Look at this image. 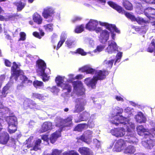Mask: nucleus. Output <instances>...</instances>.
I'll return each mask as SVG.
<instances>
[{
    "label": "nucleus",
    "mask_w": 155,
    "mask_h": 155,
    "mask_svg": "<svg viewBox=\"0 0 155 155\" xmlns=\"http://www.w3.org/2000/svg\"><path fill=\"white\" fill-rule=\"evenodd\" d=\"M108 42L109 43L106 50L109 54H112L117 50L118 49L116 43L114 41L110 40Z\"/></svg>",
    "instance_id": "4468645a"
},
{
    "label": "nucleus",
    "mask_w": 155,
    "mask_h": 155,
    "mask_svg": "<svg viewBox=\"0 0 155 155\" xmlns=\"http://www.w3.org/2000/svg\"><path fill=\"white\" fill-rule=\"evenodd\" d=\"M54 13V9L51 7H47L44 9L42 15L45 18L51 17Z\"/></svg>",
    "instance_id": "a211bd4d"
},
{
    "label": "nucleus",
    "mask_w": 155,
    "mask_h": 155,
    "mask_svg": "<svg viewBox=\"0 0 155 155\" xmlns=\"http://www.w3.org/2000/svg\"><path fill=\"white\" fill-rule=\"evenodd\" d=\"M4 63L5 65L8 67H10L12 65V63L8 59H5Z\"/></svg>",
    "instance_id": "4d7b16f0"
},
{
    "label": "nucleus",
    "mask_w": 155,
    "mask_h": 155,
    "mask_svg": "<svg viewBox=\"0 0 155 155\" xmlns=\"http://www.w3.org/2000/svg\"><path fill=\"white\" fill-rule=\"evenodd\" d=\"M122 5L127 10L130 11L133 9L132 4L128 0H123Z\"/></svg>",
    "instance_id": "a878e982"
},
{
    "label": "nucleus",
    "mask_w": 155,
    "mask_h": 155,
    "mask_svg": "<svg viewBox=\"0 0 155 155\" xmlns=\"http://www.w3.org/2000/svg\"><path fill=\"white\" fill-rule=\"evenodd\" d=\"M52 129V123L49 121L45 122L42 125L41 128L39 130V132L40 133H43L51 130Z\"/></svg>",
    "instance_id": "f3484780"
},
{
    "label": "nucleus",
    "mask_w": 155,
    "mask_h": 155,
    "mask_svg": "<svg viewBox=\"0 0 155 155\" xmlns=\"http://www.w3.org/2000/svg\"><path fill=\"white\" fill-rule=\"evenodd\" d=\"M115 26V25L107 23L106 28L109 31H111V30H113V29Z\"/></svg>",
    "instance_id": "603ef678"
},
{
    "label": "nucleus",
    "mask_w": 155,
    "mask_h": 155,
    "mask_svg": "<svg viewBox=\"0 0 155 155\" xmlns=\"http://www.w3.org/2000/svg\"><path fill=\"white\" fill-rule=\"evenodd\" d=\"M5 112L6 113L5 116H6L5 120L7 122L8 124V131L10 134L14 133L17 130L16 123L17 118L14 116H10L11 111L8 108H5Z\"/></svg>",
    "instance_id": "39448f33"
},
{
    "label": "nucleus",
    "mask_w": 155,
    "mask_h": 155,
    "mask_svg": "<svg viewBox=\"0 0 155 155\" xmlns=\"http://www.w3.org/2000/svg\"><path fill=\"white\" fill-rule=\"evenodd\" d=\"M134 21H137L139 24H141L143 23H145L146 22V20H144L143 18H136V19Z\"/></svg>",
    "instance_id": "49530a36"
},
{
    "label": "nucleus",
    "mask_w": 155,
    "mask_h": 155,
    "mask_svg": "<svg viewBox=\"0 0 155 155\" xmlns=\"http://www.w3.org/2000/svg\"><path fill=\"white\" fill-rule=\"evenodd\" d=\"M127 134L126 135H125V138L127 139L125 141H124L122 139H120L117 140L115 145L114 150L117 152H120L122 150L124 149L126 146H127L126 144V142H129L130 143H136L137 142L138 140L135 137V132H134V137L137 139V140L136 141H131V140H132V139L131 138H128L127 135Z\"/></svg>",
    "instance_id": "423d86ee"
},
{
    "label": "nucleus",
    "mask_w": 155,
    "mask_h": 155,
    "mask_svg": "<svg viewBox=\"0 0 155 155\" xmlns=\"http://www.w3.org/2000/svg\"><path fill=\"white\" fill-rule=\"evenodd\" d=\"M69 78L67 80L68 82H71L73 80L75 79V76L72 74H70L68 75Z\"/></svg>",
    "instance_id": "6e6d98bb"
},
{
    "label": "nucleus",
    "mask_w": 155,
    "mask_h": 155,
    "mask_svg": "<svg viewBox=\"0 0 155 155\" xmlns=\"http://www.w3.org/2000/svg\"><path fill=\"white\" fill-rule=\"evenodd\" d=\"M136 121L140 123H145L146 121V118L145 116L141 112L138 113L135 116Z\"/></svg>",
    "instance_id": "aec40b11"
},
{
    "label": "nucleus",
    "mask_w": 155,
    "mask_h": 155,
    "mask_svg": "<svg viewBox=\"0 0 155 155\" xmlns=\"http://www.w3.org/2000/svg\"><path fill=\"white\" fill-rule=\"evenodd\" d=\"M20 38L19 41H24L26 39V34L24 32H21L20 33Z\"/></svg>",
    "instance_id": "8fccbe9b"
},
{
    "label": "nucleus",
    "mask_w": 155,
    "mask_h": 155,
    "mask_svg": "<svg viewBox=\"0 0 155 155\" xmlns=\"http://www.w3.org/2000/svg\"><path fill=\"white\" fill-rule=\"evenodd\" d=\"M5 108L4 109L2 110L1 112H0V120H5L6 119V116L5 117L6 114H5V113H6V112H5Z\"/></svg>",
    "instance_id": "c03bdc74"
},
{
    "label": "nucleus",
    "mask_w": 155,
    "mask_h": 155,
    "mask_svg": "<svg viewBox=\"0 0 155 155\" xmlns=\"http://www.w3.org/2000/svg\"><path fill=\"white\" fill-rule=\"evenodd\" d=\"M63 155H79L78 153L74 150L64 152Z\"/></svg>",
    "instance_id": "a19ab883"
},
{
    "label": "nucleus",
    "mask_w": 155,
    "mask_h": 155,
    "mask_svg": "<svg viewBox=\"0 0 155 155\" xmlns=\"http://www.w3.org/2000/svg\"><path fill=\"white\" fill-rule=\"evenodd\" d=\"M62 151L58 149H54L52 150L51 155H60Z\"/></svg>",
    "instance_id": "3c124183"
},
{
    "label": "nucleus",
    "mask_w": 155,
    "mask_h": 155,
    "mask_svg": "<svg viewBox=\"0 0 155 155\" xmlns=\"http://www.w3.org/2000/svg\"><path fill=\"white\" fill-rule=\"evenodd\" d=\"M41 139L44 141L48 142V135H45L42 136H41Z\"/></svg>",
    "instance_id": "680f3d73"
},
{
    "label": "nucleus",
    "mask_w": 155,
    "mask_h": 155,
    "mask_svg": "<svg viewBox=\"0 0 155 155\" xmlns=\"http://www.w3.org/2000/svg\"><path fill=\"white\" fill-rule=\"evenodd\" d=\"M124 112L128 113L129 115L128 116L130 117L131 115H133L134 110L133 108H131L130 107H127L124 109Z\"/></svg>",
    "instance_id": "79ce46f5"
},
{
    "label": "nucleus",
    "mask_w": 155,
    "mask_h": 155,
    "mask_svg": "<svg viewBox=\"0 0 155 155\" xmlns=\"http://www.w3.org/2000/svg\"><path fill=\"white\" fill-rule=\"evenodd\" d=\"M109 32L106 30H103L99 37L101 42H105L109 39L110 36Z\"/></svg>",
    "instance_id": "2eb2a0df"
},
{
    "label": "nucleus",
    "mask_w": 155,
    "mask_h": 155,
    "mask_svg": "<svg viewBox=\"0 0 155 155\" xmlns=\"http://www.w3.org/2000/svg\"><path fill=\"white\" fill-rule=\"evenodd\" d=\"M12 71L13 76L11 77L10 79L14 78L16 81L19 78L24 84H26L27 85H30L32 84V81L28 80V78L23 75L22 71H21L19 68H12Z\"/></svg>",
    "instance_id": "0eeeda50"
},
{
    "label": "nucleus",
    "mask_w": 155,
    "mask_h": 155,
    "mask_svg": "<svg viewBox=\"0 0 155 155\" xmlns=\"http://www.w3.org/2000/svg\"><path fill=\"white\" fill-rule=\"evenodd\" d=\"M115 99L117 101H124V99L122 97H121L117 96L115 97Z\"/></svg>",
    "instance_id": "338daca9"
},
{
    "label": "nucleus",
    "mask_w": 155,
    "mask_h": 155,
    "mask_svg": "<svg viewBox=\"0 0 155 155\" xmlns=\"http://www.w3.org/2000/svg\"><path fill=\"white\" fill-rule=\"evenodd\" d=\"M108 3L111 7L116 10L119 13H123L125 11L122 7L116 4L113 2L109 1Z\"/></svg>",
    "instance_id": "6ab92c4d"
},
{
    "label": "nucleus",
    "mask_w": 155,
    "mask_h": 155,
    "mask_svg": "<svg viewBox=\"0 0 155 155\" xmlns=\"http://www.w3.org/2000/svg\"><path fill=\"white\" fill-rule=\"evenodd\" d=\"M135 151V147L132 145L128 146L124 150V152L125 153H133Z\"/></svg>",
    "instance_id": "2f4dec72"
},
{
    "label": "nucleus",
    "mask_w": 155,
    "mask_h": 155,
    "mask_svg": "<svg viewBox=\"0 0 155 155\" xmlns=\"http://www.w3.org/2000/svg\"><path fill=\"white\" fill-rule=\"evenodd\" d=\"M93 132L90 130H87L84 132L81 137V140L89 144L92 142V138L93 137Z\"/></svg>",
    "instance_id": "9b49d317"
},
{
    "label": "nucleus",
    "mask_w": 155,
    "mask_h": 155,
    "mask_svg": "<svg viewBox=\"0 0 155 155\" xmlns=\"http://www.w3.org/2000/svg\"><path fill=\"white\" fill-rule=\"evenodd\" d=\"M122 53L121 52H118L116 55L117 58L118 59H120L122 56Z\"/></svg>",
    "instance_id": "774afa93"
},
{
    "label": "nucleus",
    "mask_w": 155,
    "mask_h": 155,
    "mask_svg": "<svg viewBox=\"0 0 155 155\" xmlns=\"http://www.w3.org/2000/svg\"><path fill=\"white\" fill-rule=\"evenodd\" d=\"M86 102L83 99L78 98L76 100V105L75 109L74 111V113H79L83 110L84 109V106L86 104Z\"/></svg>",
    "instance_id": "9d476101"
},
{
    "label": "nucleus",
    "mask_w": 155,
    "mask_h": 155,
    "mask_svg": "<svg viewBox=\"0 0 155 155\" xmlns=\"http://www.w3.org/2000/svg\"><path fill=\"white\" fill-rule=\"evenodd\" d=\"M81 19V18L80 17H76L74 18L72 20V21L74 23L75 22L80 21Z\"/></svg>",
    "instance_id": "69168bd1"
},
{
    "label": "nucleus",
    "mask_w": 155,
    "mask_h": 155,
    "mask_svg": "<svg viewBox=\"0 0 155 155\" xmlns=\"http://www.w3.org/2000/svg\"><path fill=\"white\" fill-rule=\"evenodd\" d=\"M23 106L25 109H27L28 108L31 109H38L40 107L36 104L34 101L30 99L25 100L23 104Z\"/></svg>",
    "instance_id": "f8f14e48"
},
{
    "label": "nucleus",
    "mask_w": 155,
    "mask_h": 155,
    "mask_svg": "<svg viewBox=\"0 0 155 155\" xmlns=\"http://www.w3.org/2000/svg\"><path fill=\"white\" fill-rule=\"evenodd\" d=\"M144 28H145L144 26H141L140 27H135V30L137 31H141Z\"/></svg>",
    "instance_id": "0e129e2a"
},
{
    "label": "nucleus",
    "mask_w": 155,
    "mask_h": 155,
    "mask_svg": "<svg viewBox=\"0 0 155 155\" xmlns=\"http://www.w3.org/2000/svg\"><path fill=\"white\" fill-rule=\"evenodd\" d=\"M102 30L101 28L100 27H96L95 29H94V31H95L97 33H98L100 32L101 33Z\"/></svg>",
    "instance_id": "e2e57ef3"
},
{
    "label": "nucleus",
    "mask_w": 155,
    "mask_h": 155,
    "mask_svg": "<svg viewBox=\"0 0 155 155\" xmlns=\"http://www.w3.org/2000/svg\"><path fill=\"white\" fill-rule=\"evenodd\" d=\"M113 62V60H111L108 61L105 60L103 63V64L106 67L108 68H111L112 67Z\"/></svg>",
    "instance_id": "e433bc0d"
},
{
    "label": "nucleus",
    "mask_w": 155,
    "mask_h": 155,
    "mask_svg": "<svg viewBox=\"0 0 155 155\" xmlns=\"http://www.w3.org/2000/svg\"><path fill=\"white\" fill-rule=\"evenodd\" d=\"M74 41L71 40H67L66 41L65 43L67 45V46L69 48H71L73 45H74Z\"/></svg>",
    "instance_id": "09e8293b"
},
{
    "label": "nucleus",
    "mask_w": 155,
    "mask_h": 155,
    "mask_svg": "<svg viewBox=\"0 0 155 155\" xmlns=\"http://www.w3.org/2000/svg\"><path fill=\"white\" fill-rule=\"evenodd\" d=\"M93 141L94 144L97 147L99 148V147H100L101 145V141L98 140L96 139H94Z\"/></svg>",
    "instance_id": "5fc2aeb1"
},
{
    "label": "nucleus",
    "mask_w": 155,
    "mask_h": 155,
    "mask_svg": "<svg viewBox=\"0 0 155 155\" xmlns=\"http://www.w3.org/2000/svg\"><path fill=\"white\" fill-rule=\"evenodd\" d=\"M126 16L128 18L130 19L132 21H135L136 19L135 16L131 14L130 13L126 12L125 14Z\"/></svg>",
    "instance_id": "37998d69"
},
{
    "label": "nucleus",
    "mask_w": 155,
    "mask_h": 155,
    "mask_svg": "<svg viewBox=\"0 0 155 155\" xmlns=\"http://www.w3.org/2000/svg\"><path fill=\"white\" fill-rule=\"evenodd\" d=\"M36 65L38 68H46V64L44 61L39 59L36 61Z\"/></svg>",
    "instance_id": "7c9ffc66"
},
{
    "label": "nucleus",
    "mask_w": 155,
    "mask_h": 155,
    "mask_svg": "<svg viewBox=\"0 0 155 155\" xmlns=\"http://www.w3.org/2000/svg\"><path fill=\"white\" fill-rule=\"evenodd\" d=\"M123 112V110L118 106H116L113 109L112 114L114 115L111 118L110 121L116 126H118L120 124H126L127 127V135L128 138L132 139L131 141H136L137 139L134 137L135 128L134 124L130 122L128 118L123 117L118 114H121Z\"/></svg>",
    "instance_id": "f257e3e1"
},
{
    "label": "nucleus",
    "mask_w": 155,
    "mask_h": 155,
    "mask_svg": "<svg viewBox=\"0 0 155 155\" xmlns=\"http://www.w3.org/2000/svg\"><path fill=\"white\" fill-rule=\"evenodd\" d=\"M33 35L34 36L38 38L41 39V36L40 35L39 33L37 31L34 32L33 33Z\"/></svg>",
    "instance_id": "052dcab7"
},
{
    "label": "nucleus",
    "mask_w": 155,
    "mask_h": 155,
    "mask_svg": "<svg viewBox=\"0 0 155 155\" xmlns=\"http://www.w3.org/2000/svg\"><path fill=\"white\" fill-rule=\"evenodd\" d=\"M46 89H49L51 92L54 94H56L59 91V90L54 86H53L51 88L50 87H48L46 88Z\"/></svg>",
    "instance_id": "a18cd8bd"
},
{
    "label": "nucleus",
    "mask_w": 155,
    "mask_h": 155,
    "mask_svg": "<svg viewBox=\"0 0 155 155\" xmlns=\"http://www.w3.org/2000/svg\"><path fill=\"white\" fill-rule=\"evenodd\" d=\"M45 68H38L37 72L38 74L42 77V79L44 81H48L49 78L47 76L45 72Z\"/></svg>",
    "instance_id": "b1692460"
},
{
    "label": "nucleus",
    "mask_w": 155,
    "mask_h": 155,
    "mask_svg": "<svg viewBox=\"0 0 155 155\" xmlns=\"http://www.w3.org/2000/svg\"><path fill=\"white\" fill-rule=\"evenodd\" d=\"M13 84L12 82H9L3 89L2 92V95L0 96V97H5L6 94L8 93V90Z\"/></svg>",
    "instance_id": "bb28decb"
},
{
    "label": "nucleus",
    "mask_w": 155,
    "mask_h": 155,
    "mask_svg": "<svg viewBox=\"0 0 155 155\" xmlns=\"http://www.w3.org/2000/svg\"><path fill=\"white\" fill-rule=\"evenodd\" d=\"M41 140L40 139H37L34 142V144L31 146L33 147V150L37 151L40 149V147L41 143Z\"/></svg>",
    "instance_id": "c85d7f7f"
},
{
    "label": "nucleus",
    "mask_w": 155,
    "mask_h": 155,
    "mask_svg": "<svg viewBox=\"0 0 155 155\" xmlns=\"http://www.w3.org/2000/svg\"><path fill=\"white\" fill-rule=\"evenodd\" d=\"M89 113L86 111H84L80 115V119L77 120H75V122L78 123L81 121L86 120L89 118Z\"/></svg>",
    "instance_id": "393cba45"
},
{
    "label": "nucleus",
    "mask_w": 155,
    "mask_h": 155,
    "mask_svg": "<svg viewBox=\"0 0 155 155\" xmlns=\"http://www.w3.org/2000/svg\"><path fill=\"white\" fill-rule=\"evenodd\" d=\"M72 119L71 117L63 120L58 118L55 121L56 126L60 127V130L56 131L52 134L50 137L51 142L53 143L57 140V138L61 136V131L65 129V127L70 126L72 124Z\"/></svg>",
    "instance_id": "20e7f679"
},
{
    "label": "nucleus",
    "mask_w": 155,
    "mask_h": 155,
    "mask_svg": "<svg viewBox=\"0 0 155 155\" xmlns=\"http://www.w3.org/2000/svg\"><path fill=\"white\" fill-rule=\"evenodd\" d=\"M155 51V40H152L150 44L147 48V51L150 53H152Z\"/></svg>",
    "instance_id": "c756f323"
},
{
    "label": "nucleus",
    "mask_w": 155,
    "mask_h": 155,
    "mask_svg": "<svg viewBox=\"0 0 155 155\" xmlns=\"http://www.w3.org/2000/svg\"><path fill=\"white\" fill-rule=\"evenodd\" d=\"M33 19L34 22L40 25L42 23V18L41 15L38 13H35L33 15Z\"/></svg>",
    "instance_id": "cd10ccee"
},
{
    "label": "nucleus",
    "mask_w": 155,
    "mask_h": 155,
    "mask_svg": "<svg viewBox=\"0 0 155 155\" xmlns=\"http://www.w3.org/2000/svg\"><path fill=\"white\" fill-rule=\"evenodd\" d=\"M74 92L78 95H82L84 94L85 89L81 81H77L73 82Z\"/></svg>",
    "instance_id": "1a4fd4ad"
},
{
    "label": "nucleus",
    "mask_w": 155,
    "mask_h": 155,
    "mask_svg": "<svg viewBox=\"0 0 155 155\" xmlns=\"http://www.w3.org/2000/svg\"><path fill=\"white\" fill-rule=\"evenodd\" d=\"M21 66V63L19 62H13L11 68H19Z\"/></svg>",
    "instance_id": "864d4df0"
},
{
    "label": "nucleus",
    "mask_w": 155,
    "mask_h": 155,
    "mask_svg": "<svg viewBox=\"0 0 155 155\" xmlns=\"http://www.w3.org/2000/svg\"><path fill=\"white\" fill-rule=\"evenodd\" d=\"M87 127L86 124H80L77 125L74 128V130L75 131H81L83 129Z\"/></svg>",
    "instance_id": "c9c22d12"
},
{
    "label": "nucleus",
    "mask_w": 155,
    "mask_h": 155,
    "mask_svg": "<svg viewBox=\"0 0 155 155\" xmlns=\"http://www.w3.org/2000/svg\"><path fill=\"white\" fill-rule=\"evenodd\" d=\"M111 134L116 137H122L125 134V131L123 127H120L112 129L110 131Z\"/></svg>",
    "instance_id": "ddd939ff"
},
{
    "label": "nucleus",
    "mask_w": 155,
    "mask_h": 155,
    "mask_svg": "<svg viewBox=\"0 0 155 155\" xmlns=\"http://www.w3.org/2000/svg\"><path fill=\"white\" fill-rule=\"evenodd\" d=\"M84 30V27L83 24L76 26L74 30V32L76 33H80L83 32Z\"/></svg>",
    "instance_id": "72a5a7b5"
},
{
    "label": "nucleus",
    "mask_w": 155,
    "mask_h": 155,
    "mask_svg": "<svg viewBox=\"0 0 155 155\" xmlns=\"http://www.w3.org/2000/svg\"><path fill=\"white\" fill-rule=\"evenodd\" d=\"M9 140L8 134L4 132L0 135V143L3 144H6Z\"/></svg>",
    "instance_id": "412c9836"
},
{
    "label": "nucleus",
    "mask_w": 155,
    "mask_h": 155,
    "mask_svg": "<svg viewBox=\"0 0 155 155\" xmlns=\"http://www.w3.org/2000/svg\"><path fill=\"white\" fill-rule=\"evenodd\" d=\"M144 12L146 16L150 18L151 16L155 15V9L148 7L144 10Z\"/></svg>",
    "instance_id": "5701e85b"
},
{
    "label": "nucleus",
    "mask_w": 155,
    "mask_h": 155,
    "mask_svg": "<svg viewBox=\"0 0 155 155\" xmlns=\"http://www.w3.org/2000/svg\"><path fill=\"white\" fill-rule=\"evenodd\" d=\"M43 83L42 82L40 81H35L33 82V84L34 86L35 87H38L41 86L43 85Z\"/></svg>",
    "instance_id": "de8ad7c7"
},
{
    "label": "nucleus",
    "mask_w": 155,
    "mask_h": 155,
    "mask_svg": "<svg viewBox=\"0 0 155 155\" xmlns=\"http://www.w3.org/2000/svg\"><path fill=\"white\" fill-rule=\"evenodd\" d=\"M80 71L86 72L87 74H94L93 79L87 78L84 80L85 83L89 87L94 88L98 80H103L106 78L108 74L107 71L96 70L94 68H80Z\"/></svg>",
    "instance_id": "f03ea898"
},
{
    "label": "nucleus",
    "mask_w": 155,
    "mask_h": 155,
    "mask_svg": "<svg viewBox=\"0 0 155 155\" xmlns=\"http://www.w3.org/2000/svg\"><path fill=\"white\" fill-rule=\"evenodd\" d=\"M32 97L34 98H37L41 100H44L45 99V97L41 94L37 93H33V94Z\"/></svg>",
    "instance_id": "58836bf2"
},
{
    "label": "nucleus",
    "mask_w": 155,
    "mask_h": 155,
    "mask_svg": "<svg viewBox=\"0 0 155 155\" xmlns=\"http://www.w3.org/2000/svg\"><path fill=\"white\" fill-rule=\"evenodd\" d=\"M52 24H49L44 26V27L46 31H51L53 30Z\"/></svg>",
    "instance_id": "ea45409f"
},
{
    "label": "nucleus",
    "mask_w": 155,
    "mask_h": 155,
    "mask_svg": "<svg viewBox=\"0 0 155 155\" xmlns=\"http://www.w3.org/2000/svg\"><path fill=\"white\" fill-rule=\"evenodd\" d=\"M78 151L82 155H93L92 151L87 147H80Z\"/></svg>",
    "instance_id": "4be33fe9"
},
{
    "label": "nucleus",
    "mask_w": 155,
    "mask_h": 155,
    "mask_svg": "<svg viewBox=\"0 0 155 155\" xmlns=\"http://www.w3.org/2000/svg\"><path fill=\"white\" fill-rule=\"evenodd\" d=\"M64 77L58 76L55 79V81L58 86L61 87L64 90H66L67 92H71V87L67 83H64Z\"/></svg>",
    "instance_id": "6e6552de"
},
{
    "label": "nucleus",
    "mask_w": 155,
    "mask_h": 155,
    "mask_svg": "<svg viewBox=\"0 0 155 155\" xmlns=\"http://www.w3.org/2000/svg\"><path fill=\"white\" fill-rule=\"evenodd\" d=\"M74 53L80 54L83 56L86 55L87 54V53L84 51V49L81 48L77 49Z\"/></svg>",
    "instance_id": "f704fd0d"
},
{
    "label": "nucleus",
    "mask_w": 155,
    "mask_h": 155,
    "mask_svg": "<svg viewBox=\"0 0 155 155\" xmlns=\"http://www.w3.org/2000/svg\"><path fill=\"white\" fill-rule=\"evenodd\" d=\"M66 38L64 36H61L60 40L58 43L57 48L56 50H58L63 45V43L65 41Z\"/></svg>",
    "instance_id": "4c0bfd02"
},
{
    "label": "nucleus",
    "mask_w": 155,
    "mask_h": 155,
    "mask_svg": "<svg viewBox=\"0 0 155 155\" xmlns=\"http://www.w3.org/2000/svg\"><path fill=\"white\" fill-rule=\"evenodd\" d=\"M98 24V23L97 21L91 19L86 25V28L90 31H94V29Z\"/></svg>",
    "instance_id": "dca6fc26"
},
{
    "label": "nucleus",
    "mask_w": 155,
    "mask_h": 155,
    "mask_svg": "<svg viewBox=\"0 0 155 155\" xmlns=\"http://www.w3.org/2000/svg\"><path fill=\"white\" fill-rule=\"evenodd\" d=\"M19 15L18 13L14 14H12L8 16V18L11 19L15 18L17 17H18Z\"/></svg>",
    "instance_id": "bf43d9fd"
},
{
    "label": "nucleus",
    "mask_w": 155,
    "mask_h": 155,
    "mask_svg": "<svg viewBox=\"0 0 155 155\" xmlns=\"http://www.w3.org/2000/svg\"><path fill=\"white\" fill-rule=\"evenodd\" d=\"M26 5L25 3H22L21 1L16 2L15 4L17 6V9L18 11H21L24 8Z\"/></svg>",
    "instance_id": "473e14b6"
},
{
    "label": "nucleus",
    "mask_w": 155,
    "mask_h": 155,
    "mask_svg": "<svg viewBox=\"0 0 155 155\" xmlns=\"http://www.w3.org/2000/svg\"><path fill=\"white\" fill-rule=\"evenodd\" d=\"M104 48V46L100 45L97 47L96 50L98 52H101L103 50Z\"/></svg>",
    "instance_id": "13d9d810"
},
{
    "label": "nucleus",
    "mask_w": 155,
    "mask_h": 155,
    "mask_svg": "<svg viewBox=\"0 0 155 155\" xmlns=\"http://www.w3.org/2000/svg\"><path fill=\"white\" fill-rule=\"evenodd\" d=\"M137 129L139 135L144 136L145 138H149V139L142 141V145L147 149H151L155 144L154 140L151 139L152 137H155V128L151 129L149 131L148 129L145 128L142 125H139L137 126Z\"/></svg>",
    "instance_id": "7ed1b4c3"
}]
</instances>
